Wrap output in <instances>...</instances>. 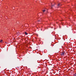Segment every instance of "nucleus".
Masks as SVG:
<instances>
[{
    "label": "nucleus",
    "instance_id": "ddd939ff",
    "mask_svg": "<svg viewBox=\"0 0 76 76\" xmlns=\"http://www.w3.org/2000/svg\"><path fill=\"white\" fill-rule=\"evenodd\" d=\"M30 38H31V37H30Z\"/></svg>",
    "mask_w": 76,
    "mask_h": 76
},
{
    "label": "nucleus",
    "instance_id": "f257e3e1",
    "mask_svg": "<svg viewBox=\"0 0 76 76\" xmlns=\"http://www.w3.org/2000/svg\"><path fill=\"white\" fill-rule=\"evenodd\" d=\"M64 54H65V52H61V55L62 56H64Z\"/></svg>",
    "mask_w": 76,
    "mask_h": 76
},
{
    "label": "nucleus",
    "instance_id": "20e7f679",
    "mask_svg": "<svg viewBox=\"0 0 76 76\" xmlns=\"http://www.w3.org/2000/svg\"><path fill=\"white\" fill-rule=\"evenodd\" d=\"M25 35H28V33H26V32H25Z\"/></svg>",
    "mask_w": 76,
    "mask_h": 76
},
{
    "label": "nucleus",
    "instance_id": "0eeeda50",
    "mask_svg": "<svg viewBox=\"0 0 76 76\" xmlns=\"http://www.w3.org/2000/svg\"><path fill=\"white\" fill-rule=\"evenodd\" d=\"M2 41H3V40H1L0 41V42L1 43L2 42Z\"/></svg>",
    "mask_w": 76,
    "mask_h": 76
},
{
    "label": "nucleus",
    "instance_id": "9d476101",
    "mask_svg": "<svg viewBox=\"0 0 76 76\" xmlns=\"http://www.w3.org/2000/svg\"><path fill=\"white\" fill-rule=\"evenodd\" d=\"M28 58V57H27L26 58V59H27V58Z\"/></svg>",
    "mask_w": 76,
    "mask_h": 76
},
{
    "label": "nucleus",
    "instance_id": "7ed1b4c3",
    "mask_svg": "<svg viewBox=\"0 0 76 76\" xmlns=\"http://www.w3.org/2000/svg\"><path fill=\"white\" fill-rule=\"evenodd\" d=\"M51 5H52L51 6V8L53 9V7L54 6V5H55V4H54L53 5H52V3H51Z\"/></svg>",
    "mask_w": 76,
    "mask_h": 76
},
{
    "label": "nucleus",
    "instance_id": "f8f14e48",
    "mask_svg": "<svg viewBox=\"0 0 76 76\" xmlns=\"http://www.w3.org/2000/svg\"><path fill=\"white\" fill-rule=\"evenodd\" d=\"M5 43H6V42H5Z\"/></svg>",
    "mask_w": 76,
    "mask_h": 76
},
{
    "label": "nucleus",
    "instance_id": "39448f33",
    "mask_svg": "<svg viewBox=\"0 0 76 76\" xmlns=\"http://www.w3.org/2000/svg\"><path fill=\"white\" fill-rule=\"evenodd\" d=\"M43 12H45V10H43Z\"/></svg>",
    "mask_w": 76,
    "mask_h": 76
},
{
    "label": "nucleus",
    "instance_id": "f03ea898",
    "mask_svg": "<svg viewBox=\"0 0 76 76\" xmlns=\"http://www.w3.org/2000/svg\"><path fill=\"white\" fill-rule=\"evenodd\" d=\"M60 6H61V4H58L57 6V7L58 8V7H60Z\"/></svg>",
    "mask_w": 76,
    "mask_h": 76
},
{
    "label": "nucleus",
    "instance_id": "9b49d317",
    "mask_svg": "<svg viewBox=\"0 0 76 76\" xmlns=\"http://www.w3.org/2000/svg\"><path fill=\"white\" fill-rule=\"evenodd\" d=\"M30 76H31V75H30Z\"/></svg>",
    "mask_w": 76,
    "mask_h": 76
},
{
    "label": "nucleus",
    "instance_id": "423d86ee",
    "mask_svg": "<svg viewBox=\"0 0 76 76\" xmlns=\"http://www.w3.org/2000/svg\"><path fill=\"white\" fill-rule=\"evenodd\" d=\"M17 24H19V21H17Z\"/></svg>",
    "mask_w": 76,
    "mask_h": 76
},
{
    "label": "nucleus",
    "instance_id": "6e6552de",
    "mask_svg": "<svg viewBox=\"0 0 76 76\" xmlns=\"http://www.w3.org/2000/svg\"><path fill=\"white\" fill-rule=\"evenodd\" d=\"M74 76H76V73L74 75Z\"/></svg>",
    "mask_w": 76,
    "mask_h": 76
},
{
    "label": "nucleus",
    "instance_id": "1a4fd4ad",
    "mask_svg": "<svg viewBox=\"0 0 76 76\" xmlns=\"http://www.w3.org/2000/svg\"><path fill=\"white\" fill-rule=\"evenodd\" d=\"M38 22H39V20H38Z\"/></svg>",
    "mask_w": 76,
    "mask_h": 76
},
{
    "label": "nucleus",
    "instance_id": "4468645a",
    "mask_svg": "<svg viewBox=\"0 0 76 76\" xmlns=\"http://www.w3.org/2000/svg\"><path fill=\"white\" fill-rule=\"evenodd\" d=\"M29 76H30V75H29Z\"/></svg>",
    "mask_w": 76,
    "mask_h": 76
}]
</instances>
